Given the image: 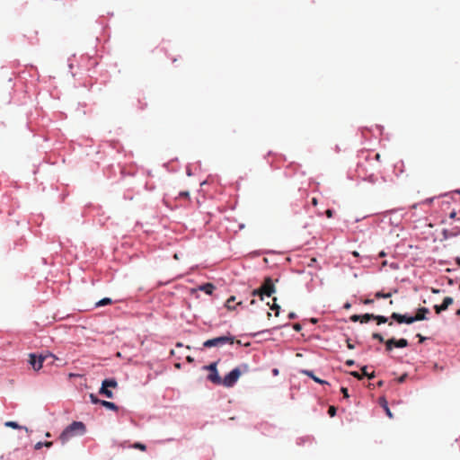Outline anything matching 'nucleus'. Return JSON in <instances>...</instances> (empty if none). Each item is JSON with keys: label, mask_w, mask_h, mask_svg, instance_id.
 I'll return each instance as SVG.
<instances>
[{"label": "nucleus", "mask_w": 460, "mask_h": 460, "mask_svg": "<svg viewBox=\"0 0 460 460\" xmlns=\"http://www.w3.org/2000/svg\"><path fill=\"white\" fill-rule=\"evenodd\" d=\"M85 432V425L82 421H73L61 433L60 440L65 443L75 435H83Z\"/></svg>", "instance_id": "1"}, {"label": "nucleus", "mask_w": 460, "mask_h": 460, "mask_svg": "<svg viewBox=\"0 0 460 460\" xmlns=\"http://www.w3.org/2000/svg\"><path fill=\"white\" fill-rule=\"evenodd\" d=\"M274 292H275L274 283H273L271 278L267 277V278H265L261 288L254 290L252 292V294L254 296L258 295L262 298L263 296H270Z\"/></svg>", "instance_id": "2"}, {"label": "nucleus", "mask_w": 460, "mask_h": 460, "mask_svg": "<svg viewBox=\"0 0 460 460\" xmlns=\"http://www.w3.org/2000/svg\"><path fill=\"white\" fill-rule=\"evenodd\" d=\"M208 380L210 381L214 385H224L226 387H230V372L226 374L223 378L220 377L217 369L209 372L207 376Z\"/></svg>", "instance_id": "3"}, {"label": "nucleus", "mask_w": 460, "mask_h": 460, "mask_svg": "<svg viewBox=\"0 0 460 460\" xmlns=\"http://www.w3.org/2000/svg\"><path fill=\"white\" fill-rule=\"evenodd\" d=\"M230 342V336L224 335L217 338H213L203 342V347L205 348H212V347H221Z\"/></svg>", "instance_id": "4"}, {"label": "nucleus", "mask_w": 460, "mask_h": 460, "mask_svg": "<svg viewBox=\"0 0 460 460\" xmlns=\"http://www.w3.org/2000/svg\"><path fill=\"white\" fill-rule=\"evenodd\" d=\"M47 357H52L54 358V355L51 353H49L47 355H40L37 356L36 354H30V364L31 365L32 368L36 371L40 370L42 367L43 362L47 358Z\"/></svg>", "instance_id": "5"}, {"label": "nucleus", "mask_w": 460, "mask_h": 460, "mask_svg": "<svg viewBox=\"0 0 460 460\" xmlns=\"http://www.w3.org/2000/svg\"><path fill=\"white\" fill-rule=\"evenodd\" d=\"M408 346V341L406 339L396 340L394 338H391L385 341V349L387 351H391L394 347L395 348H405Z\"/></svg>", "instance_id": "6"}, {"label": "nucleus", "mask_w": 460, "mask_h": 460, "mask_svg": "<svg viewBox=\"0 0 460 460\" xmlns=\"http://www.w3.org/2000/svg\"><path fill=\"white\" fill-rule=\"evenodd\" d=\"M249 367L248 365H242L232 370V386L238 380L241 375L248 373Z\"/></svg>", "instance_id": "7"}, {"label": "nucleus", "mask_w": 460, "mask_h": 460, "mask_svg": "<svg viewBox=\"0 0 460 460\" xmlns=\"http://www.w3.org/2000/svg\"><path fill=\"white\" fill-rule=\"evenodd\" d=\"M391 318L396 321L398 323L411 324L415 322L413 316H407L405 314H400L398 313H393Z\"/></svg>", "instance_id": "8"}, {"label": "nucleus", "mask_w": 460, "mask_h": 460, "mask_svg": "<svg viewBox=\"0 0 460 460\" xmlns=\"http://www.w3.org/2000/svg\"><path fill=\"white\" fill-rule=\"evenodd\" d=\"M453 298L450 297V296H446L444 299H443V302L441 305H436L434 306V310L437 314H440L442 311H445L448 308V306L450 305L453 304Z\"/></svg>", "instance_id": "9"}, {"label": "nucleus", "mask_w": 460, "mask_h": 460, "mask_svg": "<svg viewBox=\"0 0 460 460\" xmlns=\"http://www.w3.org/2000/svg\"><path fill=\"white\" fill-rule=\"evenodd\" d=\"M429 313V308L420 307L417 310L416 314L413 316L414 321H422L426 319V315Z\"/></svg>", "instance_id": "10"}, {"label": "nucleus", "mask_w": 460, "mask_h": 460, "mask_svg": "<svg viewBox=\"0 0 460 460\" xmlns=\"http://www.w3.org/2000/svg\"><path fill=\"white\" fill-rule=\"evenodd\" d=\"M102 385L108 388H115L118 386V382L115 378H106L102 382Z\"/></svg>", "instance_id": "11"}, {"label": "nucleus", "mask_w": 460, "mask_h": 460, "mask_svg": "<svg viewBox=\"0 0 460 460\" xmlns=\"http://www.w3.org/2000/svg\"><path fill=\"white\" fill-rule=\"evenodd\" d=\"M99 394L102 395L106 396L107 398H113V393L111 390H110L108 387H104L103 385L101 386L99 390Z\"/></svg>", "instance_id": "12"}, {"label": "nucleus", "mask_w": 460, "mask_h": 460, "mask_svg": "<svg viewBox=\"0 0 460 460\" xmlns=\"http://www.w3.org/2000/svg\"><path fill=\"white\" fill-rule=\"evenodd\" d=\"M380 405L384 408V410L385 411L387 416L389 418H393V413L391 412L389 407H388V403H387V401L385 400V398H380Z\"/></svg>", "instance_id": "13"}, {"label": "nucleus", "mask_w": 460, "mask_h": 460, "mask_svg": "<svg viewBox=\"0 0 460 460\" xmlns=\"http://www.w3.org/2000/svg\"><path fill=\"white\" fill-rule=\"evenodd\" d=\"M101 405L111 411H118L119 409V407L114 402L109 401L102 400L101 402Z\"/></svg>", "instance_id": "14"}, {"label": "nucleus", "mask_w": 460, "mask_h": 460, "mask_svg": "<svg viewBox=\"0 0 460 460\" xmlns=\"http://www.w3.org/2000/svg\"><path fill=\"white\" fill-rule=\"evenodd\" d=\"M304 373H305L306 376H310V377H311L314 382H316V383H318V384H322V385H323V384H328V382H326V381H324V380H322V379H320L319 377L315 376L314 375V373H313L312 371H310V370H305V371H304Z\"/></svg>", "instance_id": "15"}, {"label": "nucleus", "mask_w": 460, "mask_h": 460, "mask_svg": "<svg viewBox=\"0 0 460 460\" xmlns=\"http://www.w3.org/2000/svg\"><path fill=\"white\" fill-rule=\"evenodd\" d=\"M457 234H458V232L455 228L445 229L443 231V235L445 238L454 237V236H456Z\"/></svg>", "instance_id": "16"}, {"label": "nucleus", "mask_w": 460, "mask_h": 460, "mask_svg": "<svg viewBox=\"0 0 460 460\" xmlns=\"http://www.w3.org/2000/svg\"><path fill=\"white\" fill-rule=\"evenodd\" d=\"M4 425L6 427H10V428H13V429H24L27 432L29 431L28 430V428L26 427H22V426H20L17 422L15 421H6L4 423Z\"/></svg>", "instance_id": "17"}, {"label": "nucleus", "mask_w": 460, "mask_h": 460, "mask_svg": "<svg viewBox=\"0 0 460 460\" xmlns=\"http://www.w3.org/2000/svg\"><path fill=\"white\" fill-rule=\"evenodd\" d=\"M374 317H375V314H362V315H360V323H367L368 321L374 319Z\"/></svg>", "instance_id": "18"}, {"label": "nucleus", "mask_w": 460, "mask_h": 460, "mask_svg": "<svg viewBox=\"0 0 460 460\" xmlns=\"http://www.w3.org/2000/svg\"><path fill=\"white\" fill-rule=\"evenodd\" d=\"M111 302H112V301H111V298H109V297H104V298L101 299L100 301H98V302L96 303V307H101V306H104V305H110V304H111Z\"/></svg>", "instance_id": "19"}, {"label": "nucleus", "mask_w": 460, "mask_h": 460, "mask_svg": "<svg viewBox=\"0 0 460 460\" xmlns=\"http://www.w3.org/2000/svg\"><path fill=\"white\" fill-rule=\"evenodd\" d=\"M217 364H218V361H215V362H212L211 364H209L208 366H204L202 368L204 370H208L209 372H212V371L217 369Z\"/></svg>", "instance_id": "20"}, {"label": "nucleus", "mask_w": 460, "mask_h": 460, "mask_svg": "<svg viewBox=\"0 0 460 460\" xmlns=\"http://www.w3.org/2000/svg\"><path fill=\"white\" fill-rule=\"evenodd\" d=\"M392 296V294L391 293H384L382 291H378L375 294V297L379 299V298H389Z\"/></svg>", "instance_id": "21"}, {"label": "nucleus", "mask_w": 460, "mask_h": 460, "mask_svg": "<svg viewBox=\"0 0 460 460\" xmlns=\"http://www.w3.org/2000/svg\"><path fill=\"white\" fill-rule=\"evenodd\" d=\"M374 320L376 321L377 324L385 323L388 322V318L383 315H375Z\"/></svg>", "instance_id": "22"}, {"label": "nucleus", "mask_w": 460, "mask_h": 460, "mask_svg": "<svg viewBox=\"0 0 460 460\" xmlns=\"http://www.w3.org/2000/svg\"><path fill=\"white\" fill-rule=\"evenodd\" d=\"M52 446V442H38L35 445V449H40L43 447H50Z\"/></svg>", "instance_id": "23"}, {"label": "nucleus", "mask_w": 460, "mask_h": 460, "mask_svg": "<svg viewBox=\"0 0 460 460\" xmlns=\"http://www.w3.org/2000/svg\"><path fill=\"white\" fill-rule=\"evenodd\" d=\"M90 401L93 404H101L102 400L99 399L95 394H90L89 395Z\"/></svg>", "instance_id": "24"}, {"label": "nucleus", "mask_w": 460, "mask_h": 460, "mask_svg": "<svg viewBox=\"0 0 460 460\" xmlns=\"http://www.w3.org/2000/svg\"><path fill=\"white\" fill-rule=\"evenodd\" d=\"M372 338L377 340L379 342H385L384 337L378 332H374Z\"/></svg>", "instance_id": "25"}, {"label": "nucleus", "mask_w": 460, "mask_h": 460, "mask_svg": "<svg viewBox=\"0 0 460 460\" xmlns=\"http://www.w3.org/2000/svg\"><path fill=\"white\" fill-rule=\"evenodd\" d=\"M336 411H337L336 407L330 406L328 409V414L330 415V417H334L336 414Z\"/></svg>", "instance_id": "26"}, {"label": "nucleus", "mask_w": 460, "mask_h": 460, "mask_svg": "<svg viewBox=\"0 0 460 460\" xmlns=\"http://www.w3.org/2000/svg\"><path fill=\"white\" fill-rule=\"evenodd\" d=\"M270 308H271L272 310H275V311H276L275 314H276V316H278V315H279V314L280 306H279V305H278L276 303H274Z\"/></svg>", "instance_id": "27"}, {"label": "nucleus", "mask_w": 460, "mask_h": 460, "mask_svg": "<svg viewBox=\"0 0 460 460\" xmlns=\"http://www.w3.org/2000/svg\"><path fill=\"white\" fill-rule=\"evenodd\" d=\"M135 448H138L142 451L146 450V446L144 444H141V443H136L134 444L133 446Z\"/></svg>", "instance_id": "28"}, {"label": "nucleus", "mask_w": 460, "mask_h": 460, "mask_svg": "<svg viewBox=\"0 0 460 460\" xmlns=\"http://www.w3.org/2000/svg\"><path fill=\"white\" fill-rule=\"evenodd\" d=\"M350 375H351L352 376H354V377H356V378L359 379V380H360V379H362V377H363V376H362V375H361V374H359V373H358V372H357V371H351V372H350Z\"/></svg>", "instance_id": "29"}, {"label": "nucleus", "mask_w": 460, "mask_h": 460, "mask_svg": "<svg viewBox=\"0 0 460 460\" xmlns=\"http://www.w3.org/2000/svg\"><path fill=\"white\" fill-rule=\"evenodd\" d=\"M201 289L205 290L208 294H210L211 293V289H212V286H210V285L203 286V287H201Z\"/></svg>", "instance_id": "30"}, {"label": "nucleus", "mask_w": 460, "mask_h": 460, "mask_svg": "<svg viewBox=\"0 0 460 460\" xmlns=\"http://www.w3.org/2000/svg\"><path fill=\"white\" fill-rule=\"evenodd\" d=\"M350 320L352 322H360V315L353 314V315L350 316Z\"/></svg>", "instance_id": "31"}, {"label": "nucleus", "mask_w": 460, "mask_h": 460, "mask_svg": "<svg viewBox=\"0 0 460 460\" xmlns=\"http://www.w3.org/2000/svg\"><path fill=\"white\" fill-rule=\"evenodd\" d=\"M449 217H450L451 219H456V220H457V217H458V212L452 211V212L449 214Z\"/></svg>", "instance_id": "32"}, {"label": "nucleus", "mask_w": 460, "mask_h": 460, "mask_svg": "<svg viewBox=\"0 0 460 460\" xmlns=\"http://www.w3.org/2000/svg\"><path fill=\"white\" fill-rule=\"evenodd\" d=\"M341 392L343 394V396H344L345 398H348V397H349V394H348V389H347V388H345V387H341Z\"/></svg>", "instance_id": "33"}, {"label": "nucleus", "mask_w": 460, "mask_h": 460, "mask_svg": "<svg viewBox=\"0 0 460 460\" xmlns=\"http://www.w3.org/2000/svg\"><path fill=\"white\" fill-rule=\"evenodd\" d=\"M293 328H294V330H296V331H297V332H299V331L302 329V327H301L300 323H295V324L293 325Z\"/></svg>", "instance_id": "34"}, {"label": "nucleus", "mask_w": 460, "mask_h": 460, "mask_svg": "<svg viewBox=\"0 0 460 460\" xmlns=\"http://www.w3.org/2000/svg\"><path fill=\"white\" fill-rule=\"evenodd\" d=\"M332 209H327L325 214L327 216V217L331 218L332 217Z\"/></svg>", "instance_id": "35"}, {"label": "nucleus", "mask_w": 460, "mask_h": 460, "mask_svg": "<svg viewBox=\"0 0 460 460\" xmlns=\"http://www.w3.org/2000/svg\"><path fill=\"white\" fill-rule=\"evenodd\" d=\"M374 303V300L373 299H370V298H367L364 300V304L365 305H371Z\"/></svg>", "instance_id": "36"}, {"label": "nucleus", "mask_w": 460, "mask_h": 460, "mask_svg": "<svg viewBox=\"0 0 460 460\" xmlns=\"http://www.w3.org/2000/svg\"><path fill=\"white\" fill-rule=\"evenodd\" d=\"M230 305H231V302H230V297H229L226 300L225 305L226 308L230 309Z\"/></svg>", "instance_id": "37"}, {"label": "nucleus", "mask_w": 460, "mask_h": 460, "mask_svg": "<svg viewBox=\"0 0 460 460\" xmlns=\"http://www.w3.org/2000/svg\"><path fill=\"white\" fill-rule=\"evenodd\" d=\"M406 376H407L406 375H402V376H400V377L398 378V382H399V383H402V382H404V381H405V379H406Z\"/></svg>", "instance_id": "38"}, {"label": "nucleus", "mask_w": 460, "mask_h": 460, "mask_svg": "<svg viewBox=\"0 0 460 460\" xmlns=\"http://www.w3.org/2000/svg\"><path fill=\"white\" fill-rule=\"evenodd\" d=\"M354 364H355V362H354V360H353V359H348V360L346 361V365H347V366H349V367H350V366H353Z\"/></svg>", "instance_id": "39"}, {"label": "nucleus", "mask_w": 460, "mask_h": 460, "mask_svg": "<svg viewBox=\"0 0 460 460\" xmlns=\"http://www.w3.org/2000/svg\"><path fill=\"white\" fill-rule=\"evenodd\" d=\"M361 371H362V374H361V375H362V376H366L367 375V367H366V366H365V367H363L361 368Z\"/></svg>", "instance_id": "40"}, {"label": "nucleus", "mask_w": 460, "mask_h": 460, "mask_svg": "<svg viewBox=\"0 0 460 460\" xmlns=\"http://www.w3.org/2000/svg\"><path fill=\"white\" fill-rule=\"evenodd\" d=\"M347 347L349 349H354V345L352 343H350L349 340L347 341Z\"/></svg>", "instance_id": "41"}, {"label": "nucleus", "mask_w": 460, "mask_h": 460, "mask_svg": "<svg viewBox=\"0 0 460 460\" xmlns=\"http://www.w3.org/2000/svg\"><path fill=\"white\" fill-rule=\"evenodd\" d=\"M288 318L289 319H295V318H296V314L295 313H289Z\"/></svg>", "instance_id": "42"}, {"label": "nucleus", "mask_w": 460, "mask_h": 460, "mask_svg": "<svg viewBox=\"0 0 460 460\" xmlns=\"http://www.w3.org/2000/svg\"><path fill=\"white\" fill-rule=\"evenodd\" d=\"M417 337L420 339V342H423L425 340V337H423L421 334H417Z\"/></svg>", "instance_id": "43"}, {"label": "nucleus", "mask_w": 460, "mask_h": 460, "mask_svg": "<svg viewBox=\"0 0 460 460\" xmlns=\"http://www.w3.org/2000/svg\"><path fill=\"white\" fill-rule=\"evenodd\" d=\"M312 204H313V206H317L318 201H317V199H316V198H313V199H312Z\"/></svg>", "instance_id": "44"}, {"label": "nucleus", "mask_w": 460, "mask_h": 460, "mask_svg": "<svg viewBox=\"0 0 460 460\" xmlns=\"http://www.w3.org/2000/svg\"><path fill=\"white\" fill-rule=\"evenodd\" d=\"M366 376H367L369 379H372L375 377V372H372L371 374L367 373V375Z\"/></svg>", "instance_id": "45"}, {"label": "nucleus", "mask_w": 460, "mask_h": 460, "mask_svg": "<svg viewBox=\"0 0 460 460\" xmlns=\"http://www.w3.org/2000/svg\"><path fill=\"white\" fill-rule=\"evenodd\" d=\"M456 262L458 266H460V257L456 258Z\"/></svg>", "instance_id": "46"}, {"label": "nucleus", "mask_w": 460, "mask_h": 460, "mask_svg": "<svg viewBox=\"0 0 460 460\" xmlns=\"http://www.w3.org/2000/svg\"><path fill=\"white\" fill-rule=\"evenodd\" d=\"M272 372H273V374H274L275 376L279 374V370H278V369H276V368H275V369H273V371H272Z\"/></svg>", "instance_id": "47"}, {"label": "nucleus", "mask_w": 460, "mask_h": 460, "mask_svg": "<svg viewBox=\"0 0 460 460\" xmlns=\"http://www.w3.org/2000/svg\"><path fill=\"white\" fill-rule=\"evenodd\" d=\"M376 159L377 161H379V160H380V155H379V154H376Z\"/></svg>", "instance_id": "48"}, {"label": "nucleus", "mask_w": 460, "mask_h": 460, "mask_svg": "<svg viewBox=\"0 0 460 460\" xmlns=\"http://www.w3.org/2000/svg\"><path fill=\"white\" fill-rule=\"evenodd\" d=\"M379 256H380V257H384V256H385V252H381L379 253Z\"/></svg>", "instance_id": "49"}, {"label": "nucleus", "mask_w": 460, "mask_h": 460, "mask_svg": "<svg viewBox=\"0 0 460 460\" xmlns=\"http://www.w3.org/2000/svg\"><path fill=\"white\" fill-rule=\"evenodd\" d=\"M345 308H349L350 307V305L349 303H347L345 305H344Z\"/></svg>", "instance_id": "50"}, {"label": "nucleus", "mask_w": 460, "mask_h": 460, "mask_svg": "<svg viewBox=\"0 0 460 460\" xmlns=\"http://www.w3.org/2000/svg\"><path fill=\"white\" fill-rule=\"evenodd\" d=\"M383 384H384V382H383V381H379L377 385H378V386H382V385H383Z\"/></svg>", "instance_id": "51"}, {"label": "nucleus", "mask_w": 460, "mask_h": 460, "mask_svg": "<svg viewBox=\"0 0 460 460\" xmlns=\"http://www.w3.org/2000/svg\"><path fill=\"white\" fill-rule=\"evenodd\" d=\"M231 300H232V303L234 302L235 297L232 296Z\"/></svg>", "instance_id": "52"}, {"label": "nucleus", "mask_w": 460, "mask_h": 460, "mask_svg": "<svg viewBox=\"0 0 460 460\" xmlns=\"http://www.w3.org/2000/svg\"><path fill=\"white\" fill-rule=\"evenodd\" d=\"M457 220L460 221V211L458 212V217Z\"/></svg>", "instance_id": "53"}, {"label": "nucleus", "mask_w": 460, "mask_h": 460, "mask_svg": "<svg viewBox=\"0 0 460 460\" xmlns=\"http://www.w3.org/2000/svg\"><path fill=\"white\" fill-rule=\"evenodd\" d=\"M456 314H457V315H460V309H458V310L456 311Z\"/></svg>", "instance_id": "54"}, {"label": "nucleus", "mask_w": 460, "mask_h": 460, "mask_svg": "<svg viewBox=\"0 0 460 460\" xmlns=\"http://www.w3.org/2000/svg\"><path fill=\"white\" fill-rule=\"evenodd\" d=\"M353 254H354V256H358V253L357 252H354Z\"/></svg>", "instance_id": "55"}]
</instances>
